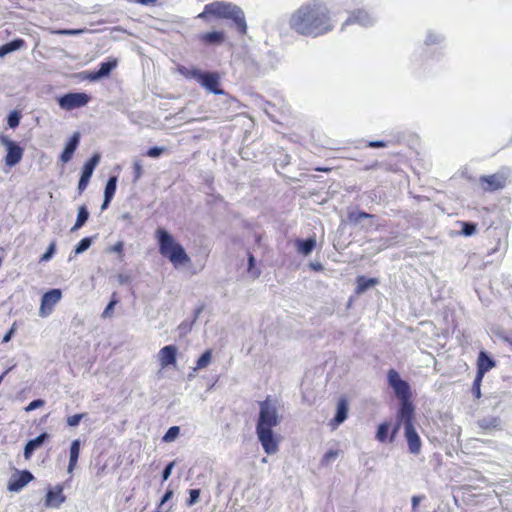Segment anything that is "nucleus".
<instances>
[{
    "mask_svg": "<svg viewBox=\"0 0 512 512\" xmlns=\"http://www.w3.org/2000/svg\"><path fill=\"white\" fill-rule=\"evenodd\" d=\"M289 25L298 34L311 37L324 35L334 27L327 7L316 0L300 6L291 15Z\"/></svg>",
    "mask_w": 512,
    "mask_h": 512,
    "instance_id": "1",
    "label": "nucleus"
},
{
    "mask_svg": "<svg viewBox=\"0 0 512 512\" xmlns=\"http://www.w3.org/2000/svg\"><path fill=\"white\" fill-rule=\"evenodd\" d=\"M281 422L275 403L268 396L259 402V414L256 422V435L264 452L267 455H274L279 451L280 436L273 428Z\"/></svg>",
    "mask_w": 512,
    "mask_h": 512,
    "instance_id": "2",
    "label": "nucleus"
},
{
    "mask_svg": "<svg viewBox=\"0 0 512 512\" xmlns=\"http://www.w3.org/2000/svg\"><path fill=\"white\" fill-rule=\"evenodd\" d=\"M210 17L231 20L232 26L236 28L239 34L245 35L247 32L244 11L234 3L214 1L206 4L203 11L198 15V18L208 20Z\"/></svg>",
    "mask_w": 512,
    "mask_h": 512,
    "instance_id": "3",
    "label": "nucleus"
},
{
    "mask_svg": "<svg viewBox=\"0 0 512 512\" xmlns=\"http://www.w3.org/2000/svg\"><path fill=\"white\" fill-rule=\"evenodd\" d=\"M155 237L159 253L167 258L175 267L190 262V257L184 247L175 240L174 236L168 230L162 227L157 228Z\"/></svg>",
    "mask_w": 512,
    "mask_h": 512,
    "instance_id": "4",
    "label": "nucleus"
},
{
    "mask_svg": "<svg viewBox=\"0 0 512 512\" xmlns=\"http://www.w3.org/2000/svg\"><path fill=\"white\" fill-rule=\"evenodd\" d=\"M199 84L215 95H223L225 96L226 103H235L236 99L229 96L221 87H220V76L218 72L215 71H204Z\"/></svg>",
    "mask_w": 512,
    "mask_h": 512,
    "instance_id": "5",
    "label": "nucleus"
},
{
    "mask_svg": "<svg viewBox=\"0 0 512 512\" xmlns=\"http://www.w3.org/2000/svg\"><path fill=\"white\" fill-rule=\"evenodd\" d=\"M0 143L6 149V155L4 157L5 165L9 168L15 167L23 158L24 150L20 144L7 135L0 136Z\"/></svg>",
    "mask_w": 512,
    "mask_h": 512,
    "instance_id": "6",
    "label": "nucleus"
},
{
    "mask_svg": "<svg viewBox=\"0 0 512 512\" xmlns=\"http://www.w3.org/2000/svg\"><path fill=\"white\" fill-rule=\"evenodd\" d=\"M91 100V96L85 92H68L57 98L59 107L66 111L86 106Z\"/></svg>",
    "mask_w": 512,
    "mask_h": 512,
    "instance_id": "7",
    "label": "nucleus"
},
{
    "mask_svg": "<svg viewBox=\"0 0 512 512\" xmlns=\"http://www.w3.org/2000/svg\"><path fill=\"white\" fill-rule=\"evenodd\" d=\"M387 382L393 389L395 396L399 399L411 398L410 384L401 378L399 372L395 369H389L387 372Z\"/></svg>",
    "mask_w": 512,
    "mask_h": 512,
    "instance_id": "8",
    "label": "nucleus"
},
{
    "mask_svg": "<svg viewBox=\"0 0 512 512\" xmlns=\"http://www.w3.org/2000/svg\"><path fill=\"white\" fill-rule=\"evenodd\" d=\"M61 298L62 291L59 288H53L45 292L41 297L39 316L43 318L49 316Z\"/></svg>",
    "mask_w": 512,
    "mask_h": 512,
    "instance_id": "9",
    "label": "nucleus"
},
{
    "mask_svg": "<svg viewBox=\"0 0 512 512\" xmlns=\"http://www.w3.org/2000/svg\"><path fill=\"white\" fill-rule=\"evenodd\" d=\"M410 399L399 400L396 419L403 423L404 428L408 425H414L415 407Z\"/></svg>",
    "mask_w": 512,
    "mask_h": 512,
    "instance_id": "10",
    "label": "nucleus"
},
{
    "mask_svg": "<svg viewBox=\"0 0 512 512\" xmlns=\"http://www.w3.org/2000/svg\"><path fill=\"white\" fill-rule=\"evenodd\" d=\"M34 479L29 470L17 471L11 476L7 484V490L10 492H19Z\"/></svg>",
    "mask_w": 512,
    "mask_h": 512,
    "instance_id": "11",
    "label": "nucleus"
},
{
    "mask_svg": "<svg viewBox=\"0 0 512 512\" xmlns=\"http://www.w3.org/2000/svg\"><path fill=\"white\" fill-rule=\"evenodd\" d=\"M506 180V177L500 173L480 177V183L483 186V189L489 192L504 188Z\"/></svg>",
    "mask_w": 512,
    "mask_h": 512,
    "instance_id": "12",
    "label": "nucleus"
},
{
    "mask_svg": "<svg viewBox=\"0 0 512 512\" xmlns=\"http://www.w3.org/2000/svg\"><path fill=\"white\" fill-rule=\"evenodd\" d=\"M65 500L66 497L63 495V486L58 484L53 488H48L44 504L48 508H59Z\"/></svg>",
    "mask_w": 512,
    "mask_h": 512,
    "instance_id": "13",
    "label": "nucleus"
},
{
    "mask_svg": "<svg viewBox=\"0 0 512 512\" xmlns=\"http://www.w3.org/2000/svg\"><path fill=\"white\" fill-rule=\"evenodd\" d=\"M404 436L408 444V450L411 454L417 455L421 450V439L414 425H408L404 428Z\"/></svg>",
    "mask_w": 512,
    "mask_h": 512,
    "instance_id": "14",
    "label": "nucleus"
},
{
    "mask_svg": "<svg viewBox=\"0 0 512 512\" xmlns=\"http://www.w3.org/2000/svg\"><path fill=\"white\" fill-rule=\"evenodd\" d=\"M158 356L161 368L175 365L177 361V347L175 345H166L160 349Z\"/></svg>",
    "mask_w": 512,
    "mask_h": 512,
    "instance_id": "15",
    "label": "nucleus"
},
{
    "mask_svg": "<svg viewBox=\"0 0 512 512\" xmlns=\"http://www.w3.org/2000/svg\"><path fill=\"white\" fill-rule=\"evenodd\" d=\"M80 143V133L74 132L73 135L69 138V140L66 142L64 149L62 150L60 154V161L62 163L69 162L75 151L77 150Z\"/></svg>",
    "mask_w": 512,
    "mask_h": 512,
    "instance_id": "16",
    "label": "nucleus"
},
{
    "mask_svg": "<svg viewBox=\"0 0 512 512\" xmlns=\"http://www.w3.org/2000/svg\"><path fill=\"white\" fill-rule=\"evenodd\" d=\"M49 438L50 435L47 432H42L37 437L28 440L24 446V458L30 459L33 453L39 449Z\"/></svg>",
    "mask_w": 512,
    "mask_h": 512,
    "instance_id": "17",
    "label": "nucleus"
},
{
    "mask_svg": "<svg viewBox=\"0 0 512 512\" xmlns=\"http://www.w3.org/2000/svg\"><path fill=\"white\" fill-rule=\"evenodd\" d=\"M375 22V19L369 15L364 10H357L351 14V16L344 22L343 27L345 25H349L352 23H358L363 27L372 26Z\"/></svg>",
    "mask_w": 512,
    "mask_h": 512,
    "instance_id": "18",
    "label": "nucleus"
},
{
    "mask_svg": "<svg viewBox=\"0 0 512 512\" xmlns=\"http://www.w3.org/2000/svg\"><path fill=\"white\" fill-rule=\"evenodd\" d=\"M495 366L496 361L486 351H481L479 353L476 374L484 377V375Z\"/></svg>",
    "mask_w": 512,
    "mask_h": 512,
    "instance_id": "19",
    "label": "nucleus"
},
{
    "mask_svg": "<svg viewBox=\"0 0 512 512\" xmlns=\"http://www.w3.org/2000/svg\"><path fill=\"white\" fill-rule=\"evenodd\" d=\"M348 410L349 408L347 399L340 398L336 406L334 418L331 420L330 423L333 426V428L338 427L347 419Z\"/></svg>",
    "mask_w": 512,
    "mask_h": 512,
    "instance_id": "20",
    "label": "nucleus"
},
{
    "mask_svg": "<svg viewBox=\"0 0 512 512\" xmlns=\"http://www.w3.org/2000/svg\"><path fill=\"white\" fill-rule=\"evenodd\" d=\"M199 39L208 46L221 45L225 41L223 31H211L199 35Z\"/></svg>",
    "mask_w": 512,
    "mask_h": 512,
    "instance_id": "21",
    "label": "nucleus"
},
{
    "mask_svg": "<svg viewBox=\"0 0 512 512\" xmlns=\"http://www.w3.org/2000/svg\"><path fill=\"white\" fill-rule=\"evenodd\" d=\"M26 42L22 38H15L0 46V58L24 48Z\"/></svg>",
    "mask_w": 512,
    "mask_h": 512,
    "instance_id": "22",
    "label": "nucleus"
},
{
    "mask_svg": "<svg viewBox=\"0 0 512 512\" xmlns=\"http://www.w3.org/2000/svg\"><path fill=\"white\" fill-rule=\"evenodd\" d=\"M81 441L79 439H75L71 442L70 450H69V463H68V472L71 473L78 462L79 454H80Z\"/></svg>",
    "mask_w": 512,
    "mask_h": 512,
    "instance_id": "23",
    "label": "nucleus"
},
{
    "mask_svg": "<svg viewBox=\"0 0 512 512\" xmlns=\"http://www.w3.org/2000/svg\"><path fill=\"white\" fill-rule=\"evenodd\" d=\"M297 251L304 255L308 256L312 253V251L316 247V239L313 237H309L306 239H298L296 241Z\"/></svg>",
    "mask_w": 512,
    "mask_h": 512,
    "instance_id": "24",
    "label": "nucleus"
},
{
    "mask_svg": "<svg viewBox=\"0 0 512 512\" xmlns=\"http://www.w3.org/2000/svg\"><path fill=\"white\" fill-rule=\"evenodd\" d=\"M356 283H357L356 293L362 294L365 291H367L368 289L376 286L379 283V279L378 278H368V277L362 275V276H358L356 278Z\"/></svg>",
    "mask_w": 512,
    "mask_h": 512,
    "instance_id": "25",
    "label": "nucleus"
},
{
    "mask_svg": "<svg viewBox=\"0 0 512 512\" xmlns=\"http://www.w3.org/2000/svg\"><path fill=\"white\" fill-rule=\"evenodd\" d=\"M100 162V155L99 154H94L92 155L83 165L82 169H81V174L80 175H83L84 177H87L89 179H91L92 177V174L96 168V166L99 164Z\"/></svg>",
    "mask_w": 512,
    "mask_h": 512,
    "instance_id": "26",
    "label": "nucleus"
},
{
    "mask_svg": "<svg viewBox=\"0 0 512 512\" xmlns=\"http://www.w3.org/2000/svg\"><path fill=\"white\" fill-rule=\"evenodd\" d=\"M117 59L108 58L106 61L101 62L99 64V68L96 70L100 75L101 79L107 78L110 76L112 71L117 67Z\"/></svg>",
    "mask_w": 512,
    "mask_h": 512,
    "instance_id": "27",
    "label": "nucleus"
},
{
    "mask_svg": "<svg viewBox=\"0 0 512 512\" xmlns=\"http://www.w3.org/2000/svg\"><path fill=\"white\" fill-rule=\"evenodd\" d=\"M477 425L483 430L500 429L501 420L496 416H486L479 419Z\"/></svg>",
    "mask_w": 512,
    "mask_h": 512,
    "instance_id": "28",
    "label": "nucleus"
},
{
    "mask_svg": "<svg viewBox=\"0 0 512 512\" xmlns=\"http://www.w3.org/2000/svg\"><path fill=\"white\" fill-rule=\"evenodd\" d=\"M89 216H90V213H89L88 208L86 207V205L79 206L76 222L73 225V227L71 228V232L77 231L80 228H82L86 224V222L88 221Z\"/></svg>",
    "mask_w": 512,
    "mask_h": 512,
    "instance_id": "29",
    "label": "nucleus"
},
{
    "mask_svg": "<svg viewBox=\"0 0 512 512\" xmlns=\"http://www.w3.org/2000/svg\"><path fill=\"white\" fill-rule=\"evenodd\" d=\"M178 71L185 78H187V79H194L198 83H199L200 78H201V76H202V74L204 72L203 70L195 68V67L187 68L185 66H179L178 67Z\"/></svg>",
    "mask_w": 512,
    "mask_h": 512,
    "instance_id": "30",
    "label": "nucleus"
},
{
    "mask_svg": "<svg viewBox=\"0 0 512 512\" xmlns=\"http://www.w3.org/2000/svg\"><path fill=\"white\" fill-rule=\"evenodd\" d=\"M374 217L375 216L373 214H369L362 210L351 211L348 213V216H347L349 223L353 224V225L359 224L360 221L363 219H369V218H374Z\"/></svg>",
    "mask_w": 512,
    "mask_h": 512,
    "instance_id": "31",
    "label": "nucleus"
},
{
    "mask_svg": "<svg viewBox=\"0 0 512 512\" xmlns=\"http://www.w3.org/2000/svg\"><path fill=\"white\" fill-rule=\"evenodd\" d=\"M93 240L94 237L92 236L82 238L74 247L75 255L82 254L88 250L91 247Z\"/></svg>",
    "mask_w": 512,
    "mask_h": 512,
    "instance_id": "32",
    "label": "nucleus"
},
{
    "mask_svg": "<svg viewBox=\"0 0 512 512\" xmlns=\"http://www.w3.org/2000/svg\"><path fill=\"white\" fill-rule=\"evenodd\" d=\"M390 431V423L389 422H383L378 425L377 431H376V439L381 442L385 443L388 439V434Z\"/></svg>",
    "mask_w": 512,
    "mask_h": 512,
    "instance_id": "33",
    "label": "nucleus"
},
{
    "mask_svg": "<svg viewBox=\"0 0 512 512\" xmlns=\"http://www.w3.org/2000/svg\"><path fill=\"white\" fill-rule=\"evenodd\" d=\"M117 177L110 176L104 187V196L113 198L117 189Z\"/></svg>",
    "mask_w": 512,
    "mask_h": 512,
    "instance_id": "34",
    "label": "nucleus"
},
{
    "mask_svg": "<svg viewBox=\"0 0 512 512\" xmlns=\"http://www.w3.org/2000/svg\"><path fill=\"white\" fill-rule=\"evenodd\" d=\"M211 358H212L211 350L208 349L205 352H203L200 355V357L198 358L194 370H200V369L206 368L210 364Z\"/></svg>",
    "mask_w": 512,
    "mask_h": 512,
    "instance_id": "35",
    "label": "nucleus"
},
{
    "mask_svg": "<svg viewBox=\"0 0 512 512\" xmlns=\"http://www.w3.org/2000/svg\"><path fill=\"white\" fill-rule=\"evenodd\" d=\"M461 231L460 234L466 237L472 236L477 231V224L474 222H460Z\"/></svg>",
    "mask_w": 512,
    "mask_h": 512,
    "instance_id": "36",
    "label": "nucleus"
},
{
    "mask_svg": "<svg viewBox=\"0 0 512 512\" xmlns=\"http://www.w3.org/2000/svg\"><path fill=\"white\" fill-rule=\"evenodd\" d=\"M21 118V112L18 110H13L7 116V125L10 128L15 129L19 126Z\"/></svg>",
    "mask_w": 512,
    "mask_h": 512,
    "instance_id": "37",
    "label": "nucleus"
},
{
    "mask_svg": "<svg viewBox=\"0 0 512 512\" xmlns=\"http://www.w3.org/2000/svg\"><path fill=\"white\" fill-rule=\"evenodd\" d=\"M180 434L179 426H171L163 435L162 441L165 443H170L174 441Z\"/></svg>",
    "mask_w": 512,
    "mask_h": 512,
    "instance_id": "38",
    "label": "nucleus"
},
{
    "mask_svg": "<svg viewBox=\"0 0 512 512\" xmlns=\"http://www.w3.org/2000/svg\"><path fill=\"white\" fill-rule=\"evenodd\" d=\"M118 303V299L116 298V293L112 294V298L105 307L104 311L102 312V318H109L112 316L115 306Z\"/></svg>",
    "mask_w": 512,
    "mask_h": 512,
    "instance_id": "39",
    "label": "nucleus"
},
{
    "mask_svg": "<svg viewBox=\"0 0 512 512\" xmlns=\"http://www.w3.org/2000/svg\"><path fill=\"white\" fill-rule=\"evenodd\" d=\"M144 170L142 166V162L139 159H134L133 161V183H137L139 179L143 176Z\"/></svg>",
    "mask_w": 512,
    "mask_h": 512,
    "instance_id": "40",
    "label": "nucleus"
},
{
    "mask_svg": "<svg viewBox=\"0 0 512 512\" xmlns=\"http://www.w3.org/2000/svg\"><path fill=\"white\" fill-rule=\"evenodd\" d=\"M55 253H56V243H55V241H53L49 244L46 251L40 257V262H47V261L51 260Z\"/></svg>",
    "mask_w": 512,
    "mask_h": 512,
    "instance_id": "41",
    "label": "nucleus"
},
{
    "mask_svg": "<svg viewBox=\"0 0 512 512\" xmlns=\"http://www.w3.org/2000/svg\"><path fill=\"white\" fill-rule=\"evenodd\" d=\"M483 376L476 374L475 379L472 385V393L475 398L479 399L481 397V383L483 380Z\"/></svg>",
    "mask_w": 512,
    "mask_h": 512,
    "instance_id": "42",
    "label": "nucleus"
},
{
    "mask_svg": "<svg viewBox=\"0 0 512 512\" xmlns=\"http://www.w3.org/2000/svg\"><path fill=\"white\" fill-rule=\"evenodd\" d=\"M200 489H190L189 490V497L186 501V505L188 507L194 506L200 499Z\"/></svg>",
    "mask_w": 512,
    "mask_h": 512,
    "instance_id": "43",
    "label": "nucleus"
},
{
    "mask_svg": "<svg viewBox=\"0 0 512 512\" xmlns=\"http://www.w3.org/2000/svg\"><path fill=\"white\" fill-rule=\"evenodd\" d=\"M164 151H165V147L153 146V147H150L145 152V155L148 157H151V158H158L163 154Z\"/></svg>",
    "mask_w": 512,
    "mask_h": 512,
    "instance_id": "44",
    "label": "nucleus"
},
{
    "mask_svg": "<svg viewBox=\"0 0 512 512\" xmlns=\"http://www.w3.org/2000/svg\"><path fill=\"white\" fill-rule=\"evenodd\" d=\"M80 75L82 76V79L89 80L91 82H96V81L101 80V77L96 70L95 71H83V72H81Z\"/></svg>",
    "mask_w": 512,
    "mask_h": 512,
    "instance_id": "45",
    "label": "nucleus"
},
{
    "mask_svg": "<svg viewBox=\"0 0 512 512\" xmlns=\"http://www.w3.org/2000/svg\"><path fill=\"white\" fill-rule=\"evenodd\" d=\"M175 464H176L175 461H171L164 467V469L162 470V473H161L162 482H165L169 479V477L172 474Z\"/></svg>",
    "mask_w": 512,
    "mask_h": 512,
    "instance_id": "46",
    "label": "nucleus"
},
{
    "mask_svg": "<svg viewBox=\"0 0 512 512\" xmlns=\"http://www.w3.org/2000/svg\"><path fill=\"white\" fill-rule=\"evenodd\" d=\"M86 416L85 413L74 414L67 418V425L70 427H76L79 425L80 421Z\"/></svg>",
    "mask_w": 512,
    "mask_h": 512,
    "instance_id": "47",
    "label": "nucleus"
},
{
    "mask_svg": "<svg viewBox=\"0 0 512 512\" xmlns=\"http://www.w3.org/2000/svg\"><path fill=\"white\" fill-rule=\"evenodd\" d=\"M45 405V401L43 399H34L32 400L24 409L26 412L34 411Z\"/></svg>",
    "mask_w": 512,
    "mask_h": 512,
    "instance_id": "48",
    "label": "nucleus"
},
{
    "mask_svg": "<svg viewBox=\"0 0 512 512\" xmlns=\"http://www.w3.org/2000/svg\"><path fill=\"white\" fill-rule=\"evenodd\" d=\"M442 40H443L442 35L435 34L433 32H428V34L426 36L425 44L426 45L436 44V43H440Z\"/></svg>",
    "mask_w": 512,
    "mask_h": 512,
    "instance_id": "49",
    "label": "nucleus"
},
{
    "mask_svg": "<svg viewBox=\"0 0 512 512\" xmlns=\"http://www.w3.org/2000/svg\"><path fill=\"white\" fill-rule=\"evenodd\" d=\"M174 495V492L172 489H170L169 487L167 488V490L165 491V493L162 495L161 499H160V503L158 505V508H162V506L168 502Z\"/></svg>",
    "mask_w": 512,
    "mask_h": 512,
    "instance_id": "50",
    "label": "nucleus"
},
{
    "mask_svg": "<svg viewBox=\"0 0 512 512\" xmlns=\"http://www.w3.org/2000/svg\"><path fill=\"white\" fill-rule=\"evenodd\" d=\"M89 181H90L89 178L84 177L83 175H80V179L78 181V187H77L79 194L84 192V190L87 188V186L89 184Z\"/></svg>",
    "mask_w": 512,
    "mask_h": 512,
    "instance_id": "51",
    "label": "nucleus"
},
{
    "mask_svg": "<svg viewBox=\"0 0 512 512\" xmlns=\"http://www.w3.org/2000/svg\"><path fill=\"white\" fill-rule=\"evenodd\" d=\"M338 456V451L336 450H328L322 458L323 463H329L331 460L336 459Z\"/></svg>",
    "mask_w": 512,
    "mask_h": 512,
    "instance_id": "52",
    "label": "nucleus"
},
{
    "mask_svg": "<svg viewBox=\"0 0 512 512\" xmlns=\"http://www.w3.org/2000/svg\"><path fill=\"white\" fill-rule=\"evenodd\" d=\"M425 498L424 495H414L411 498L412 512H416L419 503Z\"/></svg>",
    "mask_w": 512,
    "mask_h": 512,
    "instance_id": "53",
    "label": "nucleus"
},
{
    "mask_svg": "<svg viewBox=\"0 0 512 512\" xmlns=\"http://www.w3.org/2000/svg\"><path fill=\"white\" fill-rule=\"evenodd\" d=\"M124 249V242L118 241L113 246L110 247L109 251L117 254H122Z\"/></svg>",
    "mask_w": 512,
    "mask_h": 512,
    "instance_id": "54",
    "label": "nucleus"
},
{
    "mask_svg": "<svg viewBox=\"0 0 512 512\" xmlns=\"http://www.w3.org/2000/svg\"><path fill=\"white\" fill-rule=\"evenodd\" d=\"M367 146L369 148H384L387 146V143L383 140H374V141H369Z\"/></svg>",
    "mask_w": 512,
    "mask_h": 512,
    "instance_id": "55",
    "label": "nucleus"
},
{
    "mask_svg": "<svg viewBox=\"0 0 512 512\" xmlns=\"http://www.w3.org/2000/svg\"><path fill=\"white\" fill-rule=\"evenodd\" d=\"M83 32L81 29H63L58 31L61 35H79Z\"/></svg>",
    "mask_w": 512,
    "mask_h": 512,
    "instance_id": "56",
    "label": "nucleus"
},
{
    "mask_svg": "<svg viewBox=\"0 0 512 512\" xmlns=\"http://www.w3.org/2000/svg\"><path fill=\"white\" fill-rule=\"evenodd\" d=\"M15 333V328H14V325L4 334L3 338H2V342L3 343H8L13 335Z\"/></svg>",
    "mask_w": 512,
    "mask_h": 512,
    "instance_id": "57",
    "label": "nucleus"
},
{
    "mask_svg": "<svg viewBox=\"0 0 512 512\" xmlns=\"http://www.w3.org/2000/svg\"><path fill=\"white\" fill-rule=\"evenodd\" d=\"M401 425H403L402 422H398V420L396 419V423L392 429V432H391V437H390V442H392L397 434V432L399 431Z\"/></svg>",
    "mask_w": 512,
    "mask_h": 512,
    "instance_id": "58",
    "label": "nucleus"
},
{
    "mask_svg": "<svg viewBox=\"0 0 512 512\" xmlns=\"http://www.w3.org/2000/svg\"><path fill=\"white\" fill-rule=\"evenodd\" d=\"M117 280L121 285L128 284L130 282V277L126 274H119L117 276Z\"/></svg>",
    "mask_w": 512,
    "mask_h": 512,
    "instance_id": "59",
    "label": "nucleus"
},
{
    "mask_svg": "<svg viewBox=\"0 0 512 512\" xmlns=\"http://www.w3.org/2000/svg\"><path fill=\"white\" fill-rule=\"evenodd\" d=\"M309 266L314 271H322L324 269L323 265L319 262H311Z\"/></svg>",
    "mask_w": 512,
    "mask_h": 512,
    "instance_id": "60",
    "label": "nucleus"
},
{
    "mask_svg": "<svg viewBox=\"0 0 512 512\" xmlns=\"http://www.w3.org/2000/svg\"><path fill=\"white\" fill-rule=\"evenodd\" d=\"M132 215L129 213V212H125V213H122L120 216H119V219L123 220V221H127L129 222L130 224H132Z\"/></svg>",
    "mask_w": 512,
    "mask_h": 512,
    "instance_id": "61",
    "label": "nucleus"
},
{
    "mask_svg": "<svg viewBox=\"0 0 512 512\" xmlns=\"http://www.w3.org/2000/svg\"><path fill=\"white\" fill-rule=\"evenodd\" d=\"M112 199H113V198L105 197V196H104V199H103V202H102V205H101V210H102V211L106 210V209L109 207V205H110V203H111Z\"/></svg>",
    "mask_w": 512,
    "mask_h": 512,
    "instance_id": "62",
    "label": "nucleus"
},
{
    "mask_svg": "<svg viewBox=\"0 0 512 512\" xmlns=\"http://www.w3.org/2000/svg\"><path fill=\"white\" fill-rule=\"evenodd\" d=\"M255 263V258L252 254H249V257H248V269L250 270L251 267L254 265Z\"/></svg>",
    "mask_w": 512,
    "mask_h": 512,
    "instance_id": "63",
    "label": "nucleus"
},
{
    "mask_svg": "<svg viewBox=\"0 0 512 512\" xmlns=\"http://www.w3.org/2000/svg\"><path fill=\"white\" fill-rule=\"evenodd\" d=\"M202 310H203V306H201V307L197 308V309L194 311V318H195V319L199 317V315L201 314Z\"/></svg>",
    "mask_w": 512,
    "mask_h": 512,
    "instance_id": "64",
    "label": "nucleus"
}]
</instances>
